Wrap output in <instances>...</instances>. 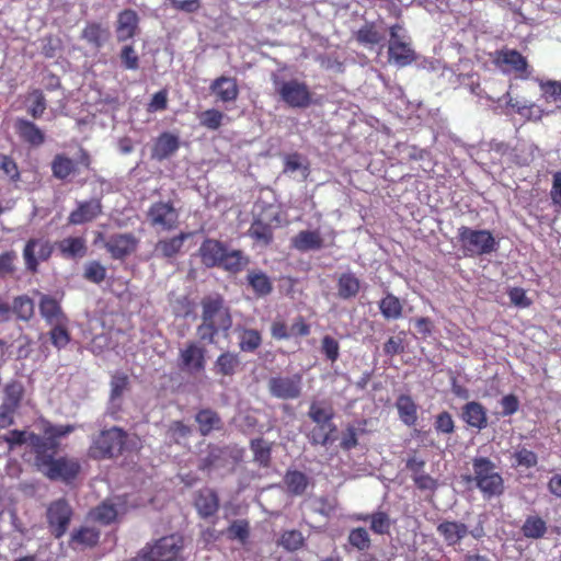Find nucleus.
<instances>
[{
    "label": "nucleus",
    "mask_w": 561,
    "mask_h": 561,
    "mask_svg": "<svg viewBox=\"0 0 561 561\" xmlns=\"http://www.w3.org/2000/svg\"><path fill=\"white\" fill-rule=\"evenodd\" d=\"M522 531L527 538L539 539L545 536L547 524L539 516H528L522 527Z\"/></svg>",
    "instance_id": "nucleus-32"
},
{
    "label": "nucleus",
    "mask_w": 561,
    "mask_h": 561,
    "mask_svg": "<svg viewBox=\"0 0 561 561\" xmlns=\"http://www.w3.org/2000/svg\"><path fill=\"white\" fill-rule=\"evenodd\" d=\"M252 449L254 451L255 459L260 463L266 465L270 459V447L262 439L253 440Z\"/></svg>",
    "instance_id": "nucleus-58"
},
{
    "label": "nucleus",
    "mask_w": 561,
    "mask_h": 561,
    "mask_svg": "<svg viewBox=\"0 0 561 561\" xmlns=\"http://www.w3.org/2000/svg\"><path fill=\"white\" fill-rule=\"evenodd\" d=\"M396 407L400 420L408 426H413L417 421V405L410 396L402 394L397 399Z\"/></svg>",
    "instance_id": "nucleus-21"
},
{
    "label": "nucleus",
    "mask_w": 561,
    "mask_h": 561,
    "mask_svg": "<svg viewBox=\"0 0 561 561\" xmlns=\"http://www.w3.org/2000/svg\"><path fill=\"white\" fill-rule=\"evenodd\" d=\"M15 129L19 136L33 146H39L44 142L43 131L33 123L25 119L15 122Z\"/></svg>",
    "instance_id": "nucleus-23"
},
{
    "label": "nucleus",
    "mask_w": 561,
    "mask_h": 561,
    "mask_svg": "<svg viewBox=\"0 0 561 561\" xmlns=\"http://www.w3.org/2000/svg\"><path fill=\"white\" fill-rule=\"evenodd\" d=\"M99 539V531L93 527H82L75 531L71 537V542L75 547H90L96 543Z\"/></svg>",
    "instance_id": "nucleus-36"
},
{
    "label": "nucleus",
    "mask_w": 561,
    "mask_h": 561,
    "mask_svg": "<svg viewBox=\"0 0 561 561\" xmlns=\"http://www.w3.org/2000/svg\"><path fill=\"white\" fill-rule=\"evenodd\" d=\"M515 460L518 466H524L526 468H531L537 463V456L534 451L528 449L517 450L514 455Z\"/></svg>",
    "instance_id": "nucleus-57"
},
{
    "label": "nucleus",
    "mask_w": 561,
    "mask_h": 561,
    "mask_svg": "<svg viewBox=\"0 0 561 561\" xmlns=\"http://www.w3.org/2000/svg\"><path fill=\"white\" fill-rule=\"evenodd\" d=\"M435 428L438 432L450 434L454 432L455 424L451 415L448 412H443L437 415L435 422Z\"/></svg>",
    "instance_id": "nucleus-56"
},
{
    "label": "nucleus",
    "mask_w": 561,
    "mask_h": 561,
    "mask_svg": "<svg viewBox=\"0 0 561 561\" xmlns=\"http://www.w3.org/2000/svg\"><path fill=\"white\" fill-rule=\"evenodd\" d=\"M128 385V378L126 375L116 374L111 380V401L115 402L121 399L122 394L126 390Z\"/></svg>",
    "instance_id": "nucleus-49"
},
{
    "label": "nucleus",
    "mask_w": 561,
    "mask_h": 561,
    "mask_svg": "<svg viewBox=\"0 0 561 561\" xmlns=\"http://www.w3.org/2000/svg\"><path fill=\"white\" fill-rule=\"evenodd\" d=\"M539 85L542 92V98L550 101L561 100V82L559 81H539Z\"/></svg>",
    "instance_id": "nucleus-46"
},
{
    "label": "nucleus",
    "mask_w": 561,
    "mask_h": 561,
    "mask_svg": "<svg viewBox=\"0 0 561 561\" xmlns=\"http://www.w3.org/2000/svg\"><path fill=\"white\" fill-rule=\"evenodd\" d=\"M39 312L49 325L68 323V319L62 312L59 301L48 295H41Z\"/></svg>",
    "instance_id": "nucleus-15"
},
{
    "label": "nucleus",
    "mask_w": 561,
    "mask_h": 561,
    "mask_svg": "<svg viewBox=\"0 0 561 561\" xmlns=\"http://www.w3.org/2000/svg\"><path fill=\"white\" fill-rule=\"evenodd\" d=\"M179 366L188 374H198L205 368V350L194 342L180 348Z\"/></svg>",
    "instance_id": "nucleus-8"
},
{
    "label": "nucleus",
    "mask_w": 561,
    "mask_h": 561,
    "mask_svg": "<svg viewBox=\"0 0 561 561\" xmlns=\"http://www.w3.org/2000/svg\"><path fill=\"white\" fill-rule=\"evenodd\" d=\"M23 386L20 382H11L7 385L4 389V409L16 410L19 407L22 397H23Z\"/></svg>",
    "instance_id": "nucleus-38"
},
{
    "label": "nucleus",
    "mask_w": 561,
    "mask_h": 561,
    "mask_svg": "<svg viewBox=\"0 0 561 561\" xmlns=\"http://www.w3.org/2000/svg\"><path fill=\"white\" fill-rule=\"evenodd\" d=\"M300 376L273 378L270 381L271 392L282 399H293L300 393Z\"/></svg>",
    "instance_id": "nucleus-11"
},
{
    "label": "nucleus",
    "mask_w": 561,
    "mask_h": 561,
    "mask_svg": "<svg viewBox=\"0 0 561 561\" xmlns=\"http://www.w3.org/2000/svg\"><path fill=\"white\" fill-rule=\"evenodd\" d=\"M71 516V510L65 501H56L48 511L47 517L54 535L58 538L66 533Z\"/></svg>",
    "instance_id": "nucleus-10"
},
{
    "label": "nucleus",
    "mask_w": 561,
    "mask_h": 561,
    "mask_svg": "<svg viewBox=\"0 0 561 561\" xmlns=\"http://www.w3.org/2000/svg\"><path fill=\"white\" fill-rule=\"evenodd\" d=\"M67 325L68 323L51 324L50 339L53 344L58 348L66 346L69 342Z\"/></svg>",
    "instance_id": "nucleus-47"
},
{
    "label": "nucleus",
    "mask_w": 561,
    "mask_h": 561,
    "mask_svg": "<svg viewBox=\"0 0 561 561\" xmlns=\"http://www.w3.org/2000/svg\"><path fill=\"white\" fill-rule=\"evenodd\" d=\"M276 91L282 100L291 107H307L311 103V93L308 87L298 80L277 82Z\"/></svg>",
    "instance_id": "nucleus-6"
},
{
    "label": "nucleus",
    "mask_w": 561,
    "mask_h": 561,
    "mask_svg": "<svg viewBox=\"0 0 561 561\" xmlns=\"http://www.w3.org/2000/svg\"><path fill=\"white\" fill-rule=\"evenodd\" d=\"M149 218L153 226L167 230L173 228L176 224L178 213L169 203H158L150 208Z\"/></svg>",
    "instance_id": "nucleus-12"
},
{
    "label": "nucleus",
    "mask_w": 561,
    "mask_h": 561,
    "mask_svg": "<svg viewBox=\"0 0 561 561\" xmlns=\"http://www.w3.org/2000/svg\"><path fill=\"white\" fill-rule=\"evenodd\" d=\"M348 541L352 546L359 550H365L369 547L370 540L366 529H353L348 536Z\"/></svg>",
    "instance_id": "nucleus-52"
},
{
    "label": "nucleus",
    "mask_w": 561,
    "mask_h": 561,
    "mask_svg": "<svg viewBox=\"0 0 561 561\" xmlns=\"http://www.w3.org/2000/svg\"><path fill=\"white\" fill-rule=\"evenodd\" d=\"M240 365V359L237 354L227 352L221 354L216 363L215 368L218 374L225 376H231L236 373L237 368Z\"/></svg>",
    "instance_id": "nucleus-34"
},
{
    "label": "nucleus",
    "mask_w": 561,
    "mask_h": 561,
    "mask_svg": "<svg viewBox=\"0 0 561 561\" xmlns=\"http://www.w3.org/2000/svg\"><path fill=\"white\" fill-rule=\"evenodd\" d=\"M478 488L486 496L500 495L503 492V479L494 470L493 463L485 458H478L473 462Z\"/></svg>",
    "instance_id": "nucleus-3"
},
{
    "label": "nucleus",
    "mask_w": 561,
    "mask_h": 561,
    "mask_svg": "<svg viewBox=\"0 0 561 561\" xmlns=\"http://www.w3.org/2000/svg\"><path fill=\"white\" fill-rule=\"evenodd\" d=\"M379 309L381 314L386 319H399L402 314V304L392 294H387L379 302Z\"/></svg>",
    "instance_id": "nucleus-31"
},
{
    "label": "nucleus",
    "mask_w": 561,
    "mask_h": 561,
    "mask_svg": "<svg viewBox=\"0 0 561 561\" xmlns=\"http://www.w3.org/2000/svg\"><path fill=\"white\" fill-rule=\"evenodd\" d=\"M239 346L243 352H254L262 343L261 333L254 329H238Z\"/></svg>",
    "instance_id": "nucleus-30"
},
{
    "label": "nucleus",
    "mask_w": 561,
    "mask_h": 561,
    "mask_svg": "<svg viewBox=\"0 0 561 561\" xmlns=\"http://www.w3.org/2000/svg\"><path fill=\"white\" fill-rule=\"evenodd\" d=\"M304 543V537L301 533L297 530H289L283 534L280 538V545L287 550H297Z\"/></svg>",
    "instance_id": "nucleus-53"
},
{
    "label": "nucleus",
    "mask_w": 561,
    "mask_h": 561,
    "mask_svg": "<svg viewBox=\"0 0 561 561\" xmlns=\"http://www.w3.org/2000/svg\"><path fill=\"white\" fill-rule=\"evenodd\" d=\"M12 311L18 318L28 320L34 314V302L27 296L16 297L11 309V312Z\"/></svg>",
    "instance_id": "nucleus-42"
},
{
    "label": "nucleus",
    "mask_w": 561,
    "mask_h": 561,
    "mask_svg": "<svg viewBox=\"0 0 561 561\" xmlns=\"http://www.w3.org/2000/svg\"><path fill=\"white\" fill-rule=\"evenodd\" d=\"M494 62L504 73L515 72L526 76L527 61L522 54L514 49H502L495 54Z\"/></svg>",
    "instance_id": "nucleus-9"
},
{
    "label": "nucleus",
    "mask_w": 561,
    "mask_h": 561,
    "mask_svg": "<svg viewBox=\"0 0 561 561\" xmlns=\"http://www.w3.org/2000/svg\"><path fill=\"white\" fill-rule=\"evenodd\" d=\"M248 282L255 294L259 296H265L272 290V283L270 278L262 272L249 273Z\"/></svg>",
    "instance_id": "nucleus-39"
},
{
    "label": "nucleus",
    "mask_w": 561,
    "mask_h": 561,
    "mask_svg": "<svg viewBox=\"0 0 561 561\" xmlns=\"http://www.w3.org/2000/svg\"><path fill=\"white\" fill-rule=\"evenodd\" d=\"M122 513L119 504L104 502L92 512V517L103 524H108Z\"/></svg>",
    "instance_id": "nucleus-33"
},
{
    "label": "nucleus",
    "mask_w": 561,
    "mask_h": 561,
    "mask_svg": "<svg viewBox=\"0 0 561 561\" xmlns=\"http://www.w3.org/2000/svg\"><path fill=\"white\" fill-rule=\"evenodd\" d=\"M360 288L359 279L352 273H344L337 282V294L343 299L355 297Z\"/></svg>",
    "instance_id": "nucleus-28"
},
{
    "label": "nucleus",
    "mask_w": 561,
    "mask_h": 561,
    "mask_svg": "<svg viewBox=\"0 0 561 561\" xmlns=\"http://www.w3.org/2000/svg\"><path fill=\"white\" fill-rule=\"evenodd\" d=\"M458 237L467 256L489 254L497 248V242L489 230L460 227L458 229Z\"/></svg>",
    "instance_id": "nucleus-2"
},
{
    "label": "nucleus",
    "mask_w": 561,
    "mask_h": 561,
    "mask_svg": "<svg viewBox=\"0 0 561 561\" xmlns=\"http://www.w3.org/2000/svg\"><path fill=\"white\" fill-rule=\"evenodd\" d=\"M137 243L134 236L125 233L112 236L105 247L113 257L121 259L135 251Z\"/></svg>",
    "instance_id": "nucleus-16"
},
{
    "label": "nucleus",
    "mask_w": 561,
    "mask_h": 561,
    "mask_svg": "<svg viewBox=\"0 0 561 561\" xmlns=\"http://www.w3.org/2000/svg\"><path fill=\"white\" fill-rule=\"evenodd\" d=\"M437 530L448 545L458 543L468 533L467 526L457 522H444Z\"/></svg>",
    "instance_id": "nucleus-24"
},
{
    "label": "nucleus",
    "mask_w": 561,
    "mask_h": 561,
    "mask_svg": "<svg viewBox=\"0 0 561 561\" xmlns=\"http://www.w3.org/2000/svg\"><path fill=\"white\" fill-rule=\"evenodd\" d=\"M294 247L300 251L318 250L322 247V238L318 231H301L293 240Z\"/></svg>",
    "instance_id": "nucleus-27"
},
{
    "label": "nucleus",
    "mask_w": 561,
    "mask_h": 561,
    "mask_svg": "<svg viewBox=\"0 0 561 561\" xmlns=\"http://www.w3.org/2000/svg\"><path fill=\"white\" fill-rule=\"evenodd\" d=\"M51 252L47 241L31 240L24 249V259L30 270L34 271L39 261L46 260Z\"/></svg>",
    "instance_id": "nucleus-17"
},
{
    "label": "nucleus",
    "mask_w": 561,
    "mask_h": 561,
    "mask_svg": "<svg viewBox=\"0 0 561 561\" xmlns=\"http://www.w3.org/2000/svg\"><path fill=\"white\" fill-rule=\"evenodd\" d=\"M414 60V53L410 47L405 31L400 25L390 27L389 61L403 67Z\"/></svg>",
    "instance_id": "nucleus-5"
},
{
    "label": "nucleus",
    "mask_w": 561,
    "mask_h": 561,
    "mask_svg": "<svg viewBox=\"0 0 561 561\" xmlns=\"http://www.w3.org/2000/svg\"><path fill=\"white\" fill-rule=\"evenodd\" d=\"M73 427L70 425H51L43 423L42 431L44 437L28 432L13 431L8 434L5 440L12 446L15 444H26L35 449L37 453L36 465L38 470L51 480L68 481L73 479L79 472L80 466L73 459L65 457L53 458L51 456L44 455V447L48 444L50 447L55 446V440L62 437L70 432Z\"/></svg>",
    "instance_id": "nucleus-1"
},
{
    "label": "nucleus",
    "mask_w": 561,
    "mask_h": 561,
    "mask_svg": "<svg viewBox=\"0 0 561 561\" xmlns=\"http://www.w3.org/2000/svg\"><path fill=\"white\" fill-rule=\"evenodd\" d=\"M31 100H32L33 104L31 105L28 112L34 118H37L44 113V111L46 108L44 96H43L42 92L34 91L31 94Z\"/></svg>",
    "instance_id": "nucleus-59"
},
{
    "label": "nucleus",
    "mask_w": 561,
    "mask_h": 561,
    "mask_svg": "<svg viewBox=\"0 0 561 561\" xmlns=\"http://www.w3.org/2000/svg\"><path fill=\"white\" fill-rule=\"evenodd\" d=\"M73 171V162L62 156H57L53 162L54 175L58 179L67 178Z\"/></svg>",
    "instance_id": "nucleus-48"
},
{
    "label": "nucleus",
    "mask_w": 561,
    "mask_h": 561,
    "mask_svg": "<svg viewBox=\"0 0 561 561\" xmlns=\"http://www.w3.org/2000/svg\"><path fill=\"white\" fill-rule=\"evenodd\" d=\"M121 59L126 69L135 70L139 67V58L131 45H125L121 51Z\"/></svg>",
    "instance_id": "nucleus-54"
},
{
    "label": "nucleus",
    "mask_w": 561,
    "mask_h": 561,
    "mask_svg": "<svg viewBox=\"0 0 561 561\" xmlns=\"http://www.w3.org/2000/svg\"><path fill=\"white\" fill-rule=\"evenodd\" d=\"M462 419L469 426L478 430L488 425L486 411L478 402H469L463 407Z\"/></svg>",
    "instance_id": "nucleus-20"
},
{
    "label": "nucleus",
    "mask_w": 561,
    "mask_h": 561,
    "mask_svg": "<svg viewBox=\"0 0 561 561\" xmlns=\"http://www.w3.org/2000/svg\"><path fill=\"white\" fill-rule=\"evenodd\" d=\"M501 407L503 409V411H502L503 415H512L515 412H517V410L519 408V401L515 396L507 394L502 398Z\"/></svg>",
    "instance_id": "nucleus-62"
},
{
    "label": "nucleus",
    "mask_w": 561,
    "mask_h": 561,
    "mask_svg": "<svg viewBox=\"0 0 561 561\" xmlns=\"http://www.w3.org/2000/svg\"><path fill=\"white\" fill-rule=\"evenodd\" d=\"M201 125L209 128L217 129L221 126L225 115L215 108L206 110L198 116Z\"/></svg>",
    "instance_id": "nucleus-44"
},
{
    "label": "nucleus",
    "mask_w": 561,
    "mask_h": 561,
    "mask_svg": "<svg viewBox=\"0 0 561 561\" xmlns=\"http://www.w3.org/2000/svg\"><path fill=\"white\" fill-rule=\"evenodd\" d=\"M102 211L101 203L98 199L80 203L78 208L69 216V222L81 225L95 219Z\"/></svg>",
    "instance_id": "nucleus-18"
},
{
    "label": "nucleus",
    "mask_w": 561,
    "mask_h": 561,
    "mask_svg": "<svg viewBox=\"0 0 561 561\" xmlns=\"http://www.w3.org/2000/svg\"><path fill=\"white\" fill-rule=\"evenodd\" d=\"M288 490L294 494H301L307 488V478L299 471H289L285 477Z\"/></svg>",
    "instance_id": "nucleus-43"
},
{
    "label": "nucleus",
    "mask_w": 561,
    "mask_h": 561,
    "mask_svg": "<svg viewBox=\"0 0 561 561\" xmlns=\"http://www.w3.org/2000/svg\"><path fill=\"white\" fill-rule=\"evenodd\" d=\"M225 252L224 245L219 241L211 239L204 241L199 249L202 262L208 267L219 265L225 256Z\"/></svg>",
    "instance_id": "nucleus-19"
},
{
    "label": "nucleus",
    "mask_w": 561,
    "mask_h": 561,
    "mask_svg": "<svg viewBox=\"0 0 561 561\" xmlns=\"http://www.w3.org/2000/svg\"><path fill=\"white\" fill-rule=\"evenodd\" d=\"M209 89L217 100L224 103L233 102L239 95L237 80L232 77L221 76L215 79Z\"/></svg>",
    "instance_id": "nucleus-13"
},
{
    "label": "nucleus",
    "mask_w": 561,
    "mask_h": 561,
    "mask_svg": "<svg viewBox=\"0 0 561 561\" xmlns=\"http://www.w3.org/2000/svg\"><path fill=\"white\" fill-rule=\"evenodd\" d=\"M110 33L107 28L99 23H89L82 31V38L85 39L93 48H101L108 39Z\"/></svg>",
    "instance_id": "nucleus-26"
},
{
    "label": "nucleus",
    "mask_w": 561,
    "mask_h": 561,
    "mask_svg": "<svg viewBox=\"0 0 561 561\" xmlns=\"http://www.w3.org/2000/svg\"><path fill=\"white\" fill-rule=\"evenodd\" d=\"M106 276V270L99 262H90L85 266L84 277L93 283H101Z\"/></svg>",
    "instance_id": "nucleus-50"
},
{
    "label": "nucleus",
    "mask_w": 561,
    "mask_h": 561,
    "mask_svg": "<svg viewBox=\"0 0 561 561\" xmlns=\"http://www.w3.org/2000/svg\"><path fill=\"white\" fill-rule=\"evenodd\" d=\"M310 417L318 424L328 423L333 415L332 409L322 403H312L309 411Z\"/></svg>",
    "instance_id": "nucleus-45"
},
{
    "label": "nucleus",
    "mask_w": 561,
    "mask_h": 561,
    "mask_svg": "<svg viewBox=\"0 0 561 561\" xmlns=\"http://www.w3.org/2000/svg\"><path fill=\"white\" fill-rule=\"evenodd\" d=\"M125 445V434L117 427H112L93 440L90 455L95 459L111 458L119 453Z\"/></svg>",
    "instance_id": "nucleus-4"
},
{
    "label": "nucleus",
    "mask_w": 561,
    "mask_h": 561,
    "mask_svg": "<svg viewBox=\"0 0 561 561\" xmlns=\"http://www.w3.org/2000/svg\"><path fill=\"white\" fill-rule=\"evenodd\" d=\"M203 319L213 322L218 330L227 331L231 327V317L219 297H207L203 300Z\"/></svg>",
    "instance_id": "nucleus-7"
},
{
    "label": "nucleus",
    "mask_w": 561,
    "mask_h": 561,
    "mask_svg": "<svg viewBox=\"0 0 561 561\" xmlns=\"http://www.w3.org/2000/svg\"><path fill=\"white\" fill-rule=\"evenodd\" d=\"M61 253L68 257L83 256L85 254V240L80 237H69L59 242Z\"/></svg>",
    "instance_id": "nucleus-29"
},
{
    "label": "nucleus",
    "mask_w": 561,
    "mask_h": 561,
    "mask_svg": "<svg viewBox=\"0 0 561 561\" xmlns=\"http://www.w3.org/2000/svg\"><path fill=\"white\" fill-rule=\"evenodd\" d=\"M413 481L417 485V488L422 490H435L437 486V482L435 479H433L431 476L425 473H419L413 476Z\"/></svg>",
    "instance_id": "nucleus-64"
},
{
    "label": "nucleus",
    "mask_w": 561,
    "mask_h": 561,
    "mask_svg": "<svg viewBox=\"0 0 561 561\" xmlns=\"http://www.w3.org/2000/svg\"><path fill=\"white\" fill-rule=\"evenodd\" d=\"M390 522L385 513H376L371 515L370 528L377 534H385L388 531Z\"/></svg>",
    "instance_id": "nucleus-55"
},
{
    "label": "nucleus",
    "mask_w": 561,
    "mask_h": 561,
    "mask_svg": "<svg viewBox=\"0 0 561 561\" xmlns=\"http://www.w3.org/2000/svg\"><path fill=\"white\" fill-rule=\"evenodd\" d=\"M248 264V260L240 251L225 252V256L220 262V266L225 270L236 273L241 271Z\"/></svg>",
    "instance_id": "nucleus-41"
},
{
    "label": "nucleus",
    "mask_w": 561,
    "mask_h": 561,
    "mask_svg": "<svg viewBox=\"0 0 561 561\" xmlns=\"http://www.w3.org/2000/svg\"><path fill=\"white\" fill-rule=\"evenodd\" d=\"M190 236H191V233H181L180 236L174 237L170 240L160 241L157 244L156 250L158 252H161L162 255H164V256H169V257L173 256L174 254H176L180 251V249L183 245L184 240L186 238H188Z\"/></svg>",
    "instance_id": "nucleus-40"
},
{
    "label": "nucleus",
    "mask_w": 561,
    "mask_h": 561,
    "mask_svg": "<svg viewBox=\"0 0 561 561\" xmlns=\"http://www.w3.org/2000/svg\"><path fill=\"white\" fill-rule=\"evenodd\" d=\"M196 422L198 423L199 431L203 435H207L220 426L219 417L210 410H203L198 412L196 415Z\"/></svg>",
    "instance_id": "nucleus-35"
},
{
    "label": "nucleus",
    "mask_w": 561,
    "mask_h": 561,
    "mask_svg": "<svg viewBox=\"0 0 561 561\" xmlns=\"http://www.w3.org/2000/svg\"><path fill=\"white\" fill-rule=\"evenodd\" d=\"M179 148V138L170 133L162 134L156 141L152 156L159 160L173 154Z\"/></svg>",
    "instance_id": "nucleus-22"
},
{
    "label": "nucleus",
    "mask_w": 561,
    "mask_h": 561,
    "mask_svg": "<svg viewBox=\"0 0 561 561\" xmlns=\"http://www.w3.org/2000/svg\"><path fill=\"white\" fill-rule=\"evenodd\" d=\"M357 39L363 44H378L382 39V35L374 25H365L357 32Z\"/></svg>",
    "instance_id": "nucleus-51"
},
{
    "label": "nucleus",
    "mask_w": 561,
    "mask_h": 561,
    "mask_svg": "<svg viewBox=\"0 0 561 561\" xmlns=\"http://www.w3.org/2000/svg\"><path fill=\"white\" fill-rule=\"evenodd\" d=\"M249 234L251 238L262 243L263 245H267L273 238L271 225L263 222L261 219L255 220L251 225Z\"/></svg>",
    "instance_id": "nucleus-37"
},
{
    "label": "nucleus",
    "mask_w": 561,
    "mask_h": 561,
    "mask_svg": "<svg viewBox=\"0 0 561 561\" xmlns=\"http://www.w3.org/2000/svg\"><path fill=\"white\" fill-rule=\"evenodd\" d=\"M167 102H168L167 92L159 91L152 96V99L148 105V111L149 112L162 111L167 107Z\"/></svg>",
    "instance_id": "nucleus-63"
},
{
    "label": "nucleus",
    "mask_w": 561,
    "mask_h": 561,
    "mask_svg": "<svg viewBox=\"0 0 561 561\" xmlns=\"http://www.w3.org/2000/svg\"><path fill=\"white\" fill-rule=\"evenodd\" d=\"M195 506L203 517L211 516L218 510L217 495L210 489L201 490L195 500Z\"/></svg>",
    "instance_id": "nucleus-25"
},
{
    "label": "nucleus",
    "mask_w": 561,
    "mask_h": 561,
    "mask_svg": "<svg viewBox=\"0 0 561 561\" xmlns=\"http://www.w3.org/2000/svg\"><path fill=\"white\" fill-rule=\"evenodd\" d=\"M510 299L512 304L517 307H528L530 305V300L527 298L524 289L514 287L508 291Z\"/></svg>",
    "instance_id": "nucleus-61"
},
{
    "label": "nucleus",
    "mask_w": 561,
    "mask_h": 561,
    "mask_svg": "<svg viewBox=\"0 0 561 561\" xmlns=\"http://www.w3.org/2000/svg\"><path fill=\"white\" fill-rule=\"evenodd\" d=\"M138 14L130 9L122 11L117 16L116 36L119 42L134 37L138 32Z\"/></svg>",
    "instance_id": "nucleus-14"
},
{
    "label": "nucleus",
    "mask_w": 561,
    "mask_h": 561,
    "mask_svg": "<svg viewBox=\"0 0 561 561\" xmlns=\"http://www.w3.org/2000/svg\"><path fill=\"white\" fill-rule=\"evenodd\" d=\"M322 351L325 356L334 362L339 357V343L333 337L327 335L322 340Z\"/></svg>",
    "instance_id": "nucleus-60"
}]
</instances>
